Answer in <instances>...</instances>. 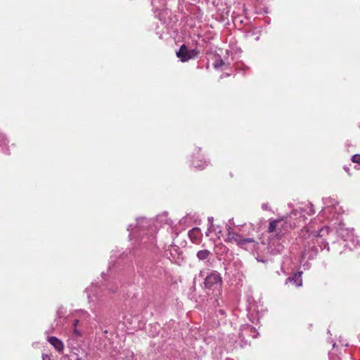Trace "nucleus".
<instances>
[{
  "label": "nucleus",
  "instance_id": "nucleus-22",
  "mask_svg": "<svg viewBox=\"0 0 360 360\" xmlns=\"http://www.w3.org/2000/svg\"><path fill=\"white\" fill-rule=\"evenodd\" d=\"M219 312L221 314H224V311L223 310H219Z\"/></svg>",
  "mask_w": 360,
  "mask_h": 360
},
{
  "label": "nucleus",
  "instance_id": "nucleus-2",
  "mask_svg": "<svg viewBox=\"0 0 360 360\" xmlns=\"http://www.w3.org/2000/svg\"><path fill=\"white\" fill-rule=\"evenodd\" d=\"M222 278L217 271H212L208 274L204 281V288L207 290H216L221 288Z\"/></svg>",
  "mask_w": 360,
  "mask_h": 360
},
{
  "label": "nucleus",
  "instance_id": "nucleus-16",
  "mask_svg": "<svg viewBox=\"0 0 360 360\" xmlns=\"http://www.w3.org/2000/svg\"><path fill=\"white\" fill-rule=\"evenodd\" d=\"M277 226H268V232L271 234V236H273L274 233L277 231Z\"/></svg>",
  "mask_w": 360,
  "mask_h": 360
},
{
  "label": "nucleus",
  "instance_id": "nucleus-17",
  "mask_svg": "<svg viewBox=\"0 0 360 360\" xmlns=\"http://www.w3.org/2000/svg\"><path fill=\"white\" fill-rule=\"evenodd\" d=\"M42 359H43V360H51V359L48 354H43Z\"/></svg>",
  "mask_w": 360,
  "mask_h": 360
},
{
  "label": "nucleus",
  "instance_id": "nucleus-4",
  "mask_svg": "<svg viewBox=\"0 0 360 360\" xmlns=\"http://www.w3.org/2000/svg\"><path fill=\"white\" fill-rule=\"evenodd\" d=\"M227 230V234L226 238H225V240L226 242H231V243H236L237 244H243L246 243H251L252 242V240L251 238H243L240 235L238 234L237 233L231 230V226H229Z\"/></svg>",
  "mask_w": 360,
  "mask_h": 360
},
{
  "label": "nucleus",
  "instance_id": "nucleus-19",
  "mask_svg": "<svg viewBox=\"0 0 360 360\" xmlns=\"http://www.w3.org/2000/svg\"><path fill=\"white\" fill-rule=\"evenodd\" d=\"M78 323H79V320L75 319L74 321V326L76 327L77 326Z\"/></svg>",
  "mask_w": 360,
  "mask_h": 360
},
{
  "label": "nucleus",
  "instance_id": "nucleus-11",
  "mask_svg": "<svg viewBox=\"0 0 360 360\" xmlns=\"http://www.w3.org/2000/svg\"><path fill=\"white\" fill-rule=\"evenodd\" d=\"M210 255V252L207 250H202L197 252V257L200 260L206 259Z\"/></svg>",
  "mask_w": 360,
  "mask_h": 360
},
{
  "label": "nucleus",
  "instance_id": "nucleus-9",
  "mask_svg": "<svg viewBox=\"0 0 360 360\" xmlns=\"http://www.w3.org/2000/svg\"><path fill=\"white\" fill-rule=\"evenodd\" d=\"M188 236L192 241H198L201 236L200 229L197 226H195L188 232Z\"/></svg>",
  "mask_w": 360,
  "mask_h": 360
},
{
  "label": "nucleus",
  "instance_id": "nucleus-15",
  "mask_svg": "<svg viewBox=\"0 0 360 360\" xmlns=\"http://www.w3.org/2000/svg\"><path fill=\"white\" fill-rule=\"evenodd\" d=\"M224 64V61L221 58H219L218 60H217L214 63V66L216 68H219L221 67Z\"/></svg>",
  "mask_w": 360,
  "mask_h": 360
},
{
  "label": "nucleus",
  "instance_id": "nucleus-5",
  "mask_svg": "<svg viewBox=\"0 0 360 360\" xmlns=\"http://www.w3.org/2000/svg\"><path fill=\"white\" fill-rule=\"evenodd\" d=\"M195 153H193V158L192 160L193 166L199 169H203L207 165V162L205 160L202 154L200 153V149H195Z\"/></svg>",
  "mask_w": 360,
  "mask_h": 360
},
{
  "label": "nucleus",
  "instance_id": "nucleus-24",
  "mask_svg": "<svg viewBox=\"0 0 360 360\" xmlns=\"http://www.w3.org/2000/svg\"><path fill=\"white\" fill-rule=\"evenodd\" d=\"M76 360H80V359H79V358H77Z\"/></svg>",
  "mask_w": 360,
  "mask_h": 360
},
{
  "label": "nucleus",
  "instance_id": "nucleus-3",
  "mask_svg": "<svg viewBox=\"0 0 360 360\" xmlns=\"http://www.w3.org/2000/svg\"><path fill=\"white\" fill-rule=\"evenodd\" d=\"M198 54L199 51L197 49H188L185 44L181 45L179 50L176 52V56L181 62H187L191 59H193Z\"/></svg>",
  "mask_w": 360,
  "mask_h": 360
},
{
  "label": "nucleus",
  "instance_id": "nucleus-21",
  "mask_svg": "<svg viewBox=\"0 0 360 360\" xmlns=\"http://www.w3.org/2000/svg\"><path fill=\"white\" fill-rule=\"evenodd\" d=\"M74 333H75V334H76V335H79V331H78L76 328H75V330H74Z\"/></svg>",
  "mask_w": 360,
  "mask_h": 360
},
{
  "label": "nucleus",
  "instance_id": "nucleus-12",
  "mask_svg": "<svg viewBox=\"0 0 360 360\" xmlns=\"http://www.w3.org/2000/svg\"><path fill=\"white\" fill-rule=\"evenodd\" d=\"M8 140L4 134L0 133V146H6Z\"/></svg>",
  "mask_w": 360,
  "mask_h": 360
},
{
  "label": "nucleus",
  "instance_id": "nucleus-1",
  "mask_svg": "<svg viewBox=\"0 0 360 360\" xmlns=\"http://www.w3.org/2000/svg\"><path fill=\"white\" fill-rule=\"evenodd\" d=\"M304 212H307L309 216L313 214L314 213L313 205L311 203H307L304 205V207H302V212L299 213V217H297L298 212L295 211L290 213L288 216H283L271 221L269 225L273 226L278 223H292L294 225L297 224H304L306 225L310 224L311 220H308V218L305 216Z\"/></svg>",
  "mask_w": 360,
  "mask_h": 360
},
{
  "label": "nucleus",
  "instance_id": "nucleus-23",
  "mask_svg": "<svg viewBox=\"0 0 360 360\" xmlns=\"http://www.w3.org/2000/svg\"><path fill=\"white\" fill-rule=\"evenodd\" d=\"M141 222V223H147V221H146L144 219H142V221Z\"/></svg>",
  "mask_w": 360,
  "mask_h": 360
},
{
  "label": "nucleus",
  "instance_id": "nucleus-13",
  "mask_svg": "<svg viewBox=\"0 0 360 360\" xmlns=\"http://www.w3.org/2000/svg\"><path fill=\"white\" fill-rule=\"evenodd\" d=\"M352 161L354 163H357L360 165V155L356 154L352 156Z\"/></svg>",
  "mask_w": 360,
  "mask_h": 360
},
{
  "label": "nucleus",
  "instance_id": "nucleus-8",
  "mask_svg": "<svg viewBox=\"0 0 360 360\" xmlns=\"http://www.w3.org/2000/svg\"><path fill=\"white\" fill-rule=\"evenodd\" d=\"M48 341L52 346L54 347V348L57 351L62 352L63 350V348H64L63 343L58 338H57L56 337H50V338H49Z\"/></svg>",
  "mask_w": 360,
  "mask_h": 360
},
{
  "label": "nucleus",
  "instance_id": "nucleus-6",
  "mask_svg": "<svg viewBox=\"0 0 360 360\" xmlns=\"http://www.w3.org/2000/svg\"><path fill=\"white\" fill-rule=\"evenodd\" d=\"M302 272H297L292 277H288L285 281V284L288 285L292 283L297 287L301 286L302 285Z\"/></svg>",
  "mask_w": 360,
  "mask_h": 360
},
{
  "label": "nucleus",
  "instance_id": "nucleus-18",
  "mask_svg": "<svg viewBox=\"0 0 360 360\" xmlns=\"http://www.w3.org/2000/svg\"><path fill=\"white\" fill-rule=\"evenodd\" d=\"M344 169L345 170V172H346L347 173H348L349 174H350V169H349V167L345 166V167H344Z\"/></svg>",
  "mask_w": 360,
  "mask_h": 360
},
{
  "label": "nucleus",
  "instance_id": "nucleus-20",
  "mask_svg": "<svg viewBox=\"0 0 360 360\" xmlns=\"http://www.w3.org/2000/svg\"><path fill=\"white\" fill-rule=\"evenodd\" d=\"M262 208H263L264 210H267V205H266V204H263V205H262Z\"/></svg>",
  "mask_w": 360,
  "mask_h": 360
},
{
  "label": "nucleus",
  "instance_id": "nucleus-7",
  "mask_svg": "<svg viewBox=\"0 0 360 360\" xmlns=\"http://www.w3.org/2000/svg\"><path fill=\"white\" fill-rule=\"evenodd\" d=\"M314 226H304L303 229H302V233L303 234V236L305 237L306 233L311 232V233L309 234L308 237H321L322 235L321 234V233L323 231V229H320L319 231H311V229Z\"/></svg>",
  "mask_w": 360,
  "mask_h": 360
},
{
  "label": "nucleus",
  "instance_id": "nucleus-10",
  "mask_svg": "<svg viewBox=\"0 0 360 360\" xmlns=\"http://www.w3.org/2000/svg\"><path fill=\"white\" fill-rule=\"evenodd\" d=\"M157 220L160 224H169V223H171L169 219L167 218V214L166 212L158 215Z\"/></svg>",
  "mask_w": 360,
  "mask_h": 360
},
{
  "label": "nucleus",
  "instance_id": "nucleus-14",
  "mask_svg": "<svg viewBox=\"0 0 360 360\" xmlns=\"http://www.w3.org/2000/svg\"><path fill=\"white\" fill-rule=\"evenodd\" d=\"M329 360H342V359H340V357L337 356L333 352H330L329 353Z\"/></svg>",
  "mask_w": 360,
  "mask_h": 360
}]
</instances>
